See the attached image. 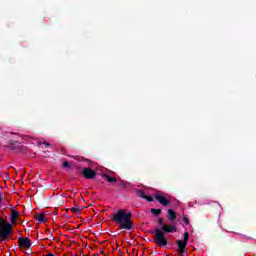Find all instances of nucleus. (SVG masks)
<instances>
[{
    "mask_svg": "<svg viewBox=\"0 0 256 256\" xmlns=\"http://www.w3.org/2000/svg\"><path fill=\"white\" fill-rule=\"evenodd\" d=\"M18 219H19V212L13 208L11 209V216H10L11 223L7 222V220H4L3 218L0 217V243L7 241V239L11 237V234L13 233L12 225H15Z\"/></svg>",
    "mask_w": 256,
    "mask_h": 256,
    "instance_id": "f03ea898",
    "label": "nucleus"
},
{
    "mask_svg": "<svg viewBox=\"0 0 256 256\" xmlns=\"http://www.w3.org/2000/svg\"><path fill=\"white\" fill-rule=\"evenodd\" d=\"M136 195L138 197H140L141 199L147 198V195L145 194V192L143 190H136Z\"/></svg>",
    "mask_w": 256,
    "mask_h": 256,
    "instance_id": "4468645a",
    "label": "nucleus"
},
{
    "mask_svg": "<svg viewBox=\"0 0 256 256\" xmlns=\"http://www.w3.org/2000/svg\"><path fill=\"white\" fill-rule=\"evenodd\" d=\"M166 219H168V221L170 223H173V221H175V219H177V213L173 209H168Z\"/></svg>",
    "mask_w": 256,
    "mask_h": 256,
    "instance_id": "6e6552de",
    "label": "nucleus"
},
{
    "mask_svg": "<svg viewBox=\"0 0 256 256\" xmlns=\"http://www.w3.org/2000/svg\"><path fill=\"white\" fill-rule=\"evenodd\" d=\"M31 253H33V251L32 250H28L27 255H31Z\"/></svg>",
    "mask_w": 256,
    "mask_h": 256,
    "instance_id": "412c9836",
    "label": "nucleus"
},
{
    "mask_svg": "<svg viewBox=\"0 0 256 256\" xmlns=\"http://www.w3.org/2000/svg\"><path fill=\"white\" fill-rule=\"evenodd\" d=\"M133 218V214L131 212H126L123 209H120L113 215L112 221L119 225V229H125L126 231H132L135 229V224L131 219Z\"/></svg>",
    "mask_w": 256,
    "mask_h": 256,
    "instance_id": "7ed1b4c3",
    "label": "nucleus"
},
{
    "mask_svg": "<svg viewBox=\"0 0 256 256\" xmlns=\"http://www.w3.org/2000/svg\"><path fill=\"white\" fill-rule=\"evenodd\" d=\"M3 201V197H1V195H0V202H2Z\"/></svg>",
    "mask_w": 256,
    "mask_h": 256,
    "instance_id": "4be33fe9",
    "label": "nucleus"
},
{
    "mask_svg": "<svg viewBox=\"0 0 256 256\" xmlns=\"http://www.w3.org/2000/svg\"><path fill=\"white\" fill-rule=\"evenodd\" d=\"M42 144L45 145V147H51V144L48 142H43Z\"/></svg>",
    "mask_w": 256,
    "mask_h": 256,
    "instance_id": "6ab92c4d",
    "label": "nucleus"
},
{
    "mask_svg": "<svg viewBox=\"0 0 256 256\" xmlns=\"http://www.w3.org/2000/svg\"><path fill=\"white\" fill-rule=\"evenodd\" d=\"M43 256H55V254H53V253H48V254L43 255Z\"/></svg>",
    "mask_w": 256,
    "mask_h": 256,
    "instance_id": "aec40b11",
    "label": "nucleus"
},
{
    "mask_svg": "<svg viewBox=\"0 0 256 256\" xmlns=\"http://www.w3.org/2000/svg\"><path fill=\"white\" fill-rule=\"evenodd\" d=\"M154 199L164 207H169V205H171V196H168L165 193L163 194V192H157L154 194Z\"/></svg>",
    "mask_w": 256,
    "mask_h": 256,
    "instance_id": "39448f33",
    "label": "nucleus"
},
{
    "mask_svg": "<svg viewBox=\"0 0 256 256\" xmlns=\"http://www.w3.org/2000/svg\"><path fill=\"white\" fill-rule=\"evenodd\" d=\"M102 177L103 179H106L108 183H117V178L111 177L109 174H103Z\"/></svg>",
    "mask_w": 256,
    "mask_h": 256,
    "instance_id": "1a4fd4ad",
    "label": "nucleus"
},
{
    "mask_svg": "<svg viewBox=\"0 0 256 256\" xmlns=\"http://www.w3.org/2000/svg\"><path fill=\"white\" fill-rule=\"evenodd\" d=\"M18 246L20 248L26 247L27 249H31V239H29L28 237L26 238L20 237L18 239Z\"/></svg>",
    "mask_w": 256,
    "mask_h": 256,
    "instance_id": "0eeeda50",
    "label": "nucleus"
},
{
    "mask_svg": "<svg viewBox=\"0 0 256 256\" xmlns=\"http://www.w3.org/2000/svg\"><path fill=\"white\" fill-rule=\"evenodd\" d=\"M158 224L161 228H154V231H150V233H155L153 239L158 247H167L168 242L165 233H177V226L175 224H167L163 218H158Z\"/></svg>",
    "mask_w": 256,
    "mask_h": 256,
    "instance_id": "f257e3e1",
    "label": "nucleus"
},
{
    "mask_svg": "<svg viewBox=\"0 0 256 256\" xmlns=\"http://www.w3.org/2000/svg\"><path fill=\"white\" fill-rule=\"evenodd\" d=\"M183 222H184L186 225H189V218H187V216H184V217H183Z\"/></svg>",
    "mask_w": 256,
    "mask_h": 256,
    "instance_id": "a211bd4d",
    "label": "nucleus"
},
{
    "mask_svg": "<svg viewBox=\"0 0 256 256\" xmlns=\"http://www.w3.org/2000/svg\"><path fill=\"white\" fill-rule=\"evenodd\" d=\"M150 213H152V215H154L155 217H159V215H161V209L152 208L150 209Z\"/></svg>",
    "mask_w": 256,
    "mask_h": 256,
    "instance_id": "ddd939ff",
    "label": "nucleus"
},
{
    "mask_svg": "<svg viewBox=\"0 0 256 256\" xmlns=\"http://www.w3.org/2000/svg\"><path fill=\"white\" fill-rule=\"evenodd\" d=\"M62 167L67 168V167H71V165L69 164V162L67 161H64L63 164H62Z\"/></svg>",
    "mask_w": 256,
    "mask_h": 256,
    "instance_id": "f3484780",
    "label": "nucleus"
},
{
    "mask_svg": "<svg viewBox=\"0 0 256 256\" xmlns=\"http://www.w3.org/2000/svg\"><path fill=\"white\" fill-rule=\"evenodd\" d=\"M35 219L38 221V223H45L47 221V219H45V215L43 214L36 215Z\"/></svg>",
    "mask_w": 256,
    "mask_h": 256,
    "instance_id": "f8f14e48",
    "label": "nucleus"
},
{
    "mask_svg": "<svg viewBox=\"0 0 256 256\" xmlns=\"http://www.w3.org/2000/svg\"><path fill=\"white\" fill-rule=\"evenodd\" d=\"M119 187H121V189H127V182H125V181H120Z\"/></svg>",
    "mask_w": 256,
    "mask_h": 256,
    "instance_id": "2eb2a0df",
    "label": "nucleus"
},
{
    "mask_svg": "<svg viewBox=\"0 0 256 256\" xmlns=\"http://www.w3.org/2000/svg\"><path fill=\"white\" fill-rule=\"evenodd\" d=\"M187 243H189V232L185 231L184 239L176 241V245L178 247L177 248L178 256H185L187 251H189V248H187Z\"/></svg>",
    "mask_w": 256,
    "mask_h": 256,
    "instance_id": "20e7f679",
    "label": "nucleus"
},
{
    "mask_svg": "<svg viewBox=\"0 0 256 256\" xmlns=\"http://www.w3.org/2000/svg\"><path fill=\"white\" fill-rule=\"evenodd\" d=\"M83 209H85V207H83V206H75V207L70 208V211L72 213H81V211H83Z\"/></svg>",
    "mask_w": 256,
    "mask_h": 256,
    "instance_id": "9b49d317",
    "label": "nucleus"
},
{
    "mask_svg": "<svg viewBox=\"0 0 256 256\" xmlns=\"http://www.w3.org/2000/svg\"><path fill=\"white\" fill-rule=\"evenodd\" d=\"M8 147L12 151H15V149H17L19 147V142H17V141H10V142H8Z\"/></svg>",
    "mask_w": 256,
    "mask_h": 256,
    "instance_id": "9d476101",
    "label": "nucleus"
},
{
    "mask_svg": "<svg viewBox=\"0 0 256 256\" xmlns=\"http://www.w3.org/2000/svg\"><path fill=\"white\" fill-rule=\"evenodd\" d=\"M144 199H146V201H148L149 203H153V201H155L154 197L147 196V195H146V198H144Z\"/></svg>",
    "mask_w": 256,
    "mask_h": 256,
    "instance_id": "dca6fc26",
    "label": "nucleus"
},
{
    "mask_svg": "<svg viewBox=\"0 0 256 256\" xmlns=\"http://www.w3.org/2000/svg\"><path fill=\"white\" fill-rule=\"evenodd\" d=\"M82 175L84 177V179H95V177H97V172L89 167H85L84 169H82Z\"/></svg>",
    "mask_w": 256,
    "mask_h": 256,
    "instance_id": "423d86ee",
    "label": "nucleus"
}]
</instances>
